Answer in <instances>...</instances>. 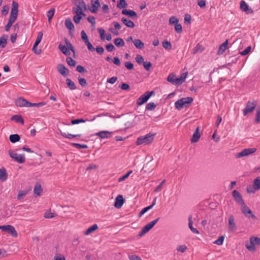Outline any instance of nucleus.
I'll return each instance as SVG.
<instances>
[{
	"mask_svg": "<svg viewBox=\"0 0 260 260\" xmlns=\"http://www.w3.org/2000/svg\"><path fill=\"white\" fill-rule=\"evenodd\" d=\"M66 61L70 66L74 67L76 66V61L70 57H68L66 59Z\"/></svg>",
	"mask_w": 260,
	"mask_h": 260,
	"instance_id": "49530a36",
	"label": "nucleus"
},
{
	"mask_svg": "<svg viewBox=\"0 0 260 260\" xmlns=\"http://www.w3.org/2000/svg\"><path fill=\"white\" fill-rule=\"evenodd\" d=\"M121 20L122 23L127 27L130 28H133L135 27L134 23L131 20L125 18L124 17H122Z\"/></svg>",
	"mask_w": 260,
	"mask_h": 260,
	"instance_id": "5701e85b",
	"label": "nucleus"
},
{
	"mask_svg": "<svg viewBox=\"0 0 260 260\" xmlns=\"http://www.w3.org/2000/svg\"><path fill=\"white\" fill-rule=\"evenodd\" d=\"M114 43L117 47H123L125 44L124 41L121 38L115 39L114 40Z\"/></svg>",
	"mask_w": 260,
	"mask_h": 260,
	"instance_id": "a19ab883",
	"label": "nucleus"
},
{
	"mask_svg": "<svg viewBox=\"0 0 260 260\" xmlns=\"http://www.w3.org/2000/svg\"><path fill=\"white\" fill-rule=\"evenodd\" d=\"M18 5L17 3L13 2L12 7L8 24L5 26V30L8 31L14 22L17 18Z\"/></svg>",
	"mask_w": 260,
	"mask_h": 260,
	"instance_id": "f257e3e1",
	"label": "nucleus"
},
{
	"mask_svg": "<svg viewBox=\"0 0 260 260\" xmlns=\"http://www.w3.org/2000/svg\"><path fill=\"white\" fill-rule=\"evenodd\" d=\"M81 38L83 40V41L85 43H86V42H89L87 35H86V34L84 30H82L81 31Z\"/></svg>",
	"mask_w": 260,
	"mask_h": 260,
	"instance_id": "5fc2aeb1",
	"label": "nucleus"
},
{
	"mask_svg": "<svg viewBox=\"0 0 260 260\" xmlns=\"http://www.w3.org/2000/svg\"><path fill=\"white\" fill-rule=\"evenodd\" d=\"M84 10V9H82L80 8H78L76 7H74L73 9V11L75 14L83 16H85V14H84L83 12Z\"/></svg>",
	"mask_w": 260,
	"mask_h": 260,
	"instance_id": "79ce46f5",
	"label": "nucleus"
},
{
	"mask_svg": "<svg viewBox=\"0 0 260 260\" xmlns=\"http://www.w3.org/2000/svg\"><path fill=\"white\" fill-rule=\"evenodd\" d=\"M155 136V134L150 133L144 136L139 137L137 139V145H149L152 142Z\"/></svg>",
	"mask_w": 260,
	"mask_h": 260,
	"instance_id": "f03ea898",
	"label": "nucleus"
},
{
	"mask_svg": "<svg viewBox=\"0 0 260 260\" xmlns=\"http://www.w3.org/2000/svg\"><path fill=\"white\" fill-rule=\"evenodd\" d=\"M199 131H200V127H198L196 128L195 132L193 133V134L192 135V138L191 140V143H196L199 141V140L201 137V135L199 132Z\"/></svg>",
	"mask_w": 260,
	"mask_h": 260,
	"instance_id": "4be33fe9",
	"label": "nucleus"
},
{
	"mask_svg": "<svg viewBox=\"0 0 260 260\" xmlns=\"http://www.w3.org/2000/svg\"><path fill=\"white\" fill-rule=\"evenodd\" d=\"M260 189V177H257L253 181L252 186L249 185L247 187V191L248 193H254L255 191Z\"/></svg>",
	"mask_w": 260,
	"mask_h": 260,
	"instance_id": "423d86ee",
	"label": "nucleus"
},
{
	"mask_svg": "<svg viewBox=\"0 0 260 260\" xmlns=\"http://www.w3.org/2000/svg\"><path fill=\"white\" fill-rule=\"evenodd\" d=\"M255 122L256 123L260 122V107L256 109V114L255 118Z\"/></svg>",
	"mask_w": 260,
	"mask_h": 260,
	"instance_id": "bf43d9fd",
	"label": "nucleus"
},
{
	"mask_svg": "<svg viewBox=\"0 0 260 260\" xmlns=\"http://www.w3.org/2000/svg\"><path fill=\"white\" fill-rule=\"evenodd\" d=\"M78 81L79 84L83 87L86 86L87 82L85 79L83 78L78 77Z\"/></svg>",
	"mask_w": 260,
	"mask_h": 260,
	"instance_id": "0e129e2a",
	"label": "nucleus"
},
{
	"mask_svg": "<svg viewBox=\"0 0 260 260\" xmlns=\"http://www.w3.org/2000/svg\"><path fill=\"white\" fill-rule=\"evenodd\" d=\"M97 229H98V225L96 224H94L90 227L88 228L84 232V234L85 235H88L91 233L95 231Z\"/></svg>",
	"mask_w": 260,
	"mask_h": 260,
	"instance_id": "393cba45",
	"label": "nucleus"
},
{
	"mask_svg": "<svg viewBox=\"0 0 260 260\" xmlns=\"http://www.w3.org/2000/svg\"><path fill=\"white\" fill-rule=\"evenodd\" d=\"M66 26L70 30H74V25L70 19H67L65 21Z\"/></svg>",
	"mask_w": 260,
	"mask_h": 260,
	"instance_id": "473e14b6",
	"label": "nucleus"
},
{
	"mask_svg": "<svg viewBox=\"0 0 260 260\" xmlns=\"http://www.w3.org/2000/svg\"><path fill=\"white\" fill-rule=\"evenodd\" d=\"M136 61L139 64L143 63L144 62V58L143 56H142L140 55H137L136 57Z\"/></svg>",
	"mask_w": 260,
	"mask_h": 260,
	"instance_id": "338daca9",
	"label": "nucleus"
},
{
	"mask_svg": "<svg viewBox=\"0 0 260 260\" xmlns=\"http://www.w3.org/2000/svg\"><path fill=\"white\" fill-rule=\"evenodd\" d=\"M95 135L102 139H106L111 137V133L108 131H103L96 133Z\"/></svg>",
	"mask_w": 260,
	"mask_h": 260,
	"instance_id": "6ab92c4d",
	"label": "nucleus"
},
{
	"mask_svg": "<svg viewBox=\"0 0 260 260\" xmlns=\"http://www.w3.org/2000/svg\"><path fill=\"white\" fill-rule=\"evenodd\" d=\"M187 74L188 72H185L182 74L179 78L176 77L175 79V82L174 85H179L184 82L187 78Z\"/></svg>",
	"mask_w": 260,
	"mask_h": 260,
	"instance_id": "dca6fc26",
	"label": "nucleus"
},
{
	"mask_svg": "<svg viewBox=\"0 0 260 260\" xmlns=\"http://www.w3.org/2000/svg\"><path fill=\"white\" fill-rule=\"evenodd\" d=\"M124 203V199L122 195H118L114 203V206L117 208H120Z\"/></svg>",
	"mask_w": 260,
	"mask_h": 260,
	"instance_id": "f3484780",
	"label": "nucleus"
},
{
	"mask_svg": "<svg viewBox=\"0 0 260 260\" xmlns=\"http://www.w3.org/2000/svg\"><path fill=\"white\" fill-rule=\"evenodd\" d=\"M169 23L170 24H176L178 23V20L175 16H172L169 19Z\"/></svg>",
	"mask_w": 260,
	"mask_h": 260,
	"instance_id": "052dcab7",
	"label": "nucleus"
},
{
	"mask_svg": "<svg viewBox=\"0 0 260 260\" xmlns=\"http://www.w3.org/2000/svg\"><path fill=\"white\" fill-rule=\"evenodd\" d=\"M193 101L191 97L182 98L175 103V107L178 110H181L183 107H186Z\"/></svg>",
	"mask_w": 260,
	"mask_h": 260,
	"instance_id": "7ed1b4c3",
	"label": "nucleus"
},
{
	"mask_svg": "<svg viewBox=\"0 0 260 260\" xmlns=\"http://www.w3.org/2000/svg\"><path fill=\"white\" fill-rule=\"evenodd\" d=\"M122 13L123 15H127V16H129L130 17H132L133 18H136L137 17V13L133 10L123 9L122 11Z\"/></svg>",
	"mask_w": 260,
	"mask_h": 260,
	"instance_id": "412c9836",
	"label": "nucleus"
},
{
	"mask_svg": "<svg viewBox=\"0 0 260 260\" xmlns=\"http://www.w3.org/2000/svg\"><path fill=\"white\" fill-rule=\"evenodd\" d=\"M133 171H128L126 174L124 175L123 176L119 177L118 179V182H122L125 180L126 178L128 177V176L132 173Z\"/></svg>",
	"mask_w": 260,
	"mask_h": 260,
	"instance_id": "09e8293b",
	"label": "nucleus"
},
{
	"mask_svg": "<svg viewBox=\"0 0 260 260\" xmlns=\"http://www.w3.org/2000/svg\"><path fill=\"white\" fill-rule=\"evenodd\" d=\"M256 151L255 148H246L242 150L240 152L236 154V158H240L249 155Z\"/></svg>",
	"mask_w": 260,
	"mask_h": 260,
	"instance_id": "9d476101",
	"label": "nucleus"
},
{
	"mask_svg": "<svg viewBox=\"0 0 260 260\" xmlns=\"http://www.w3.org/2000/svg\"><path fill=\"white\" fill-rule=\"evenodd\" d=\"M11 119L14 120L18 123H20L22 124H24V120L21 116L18 115H15L13 116Z\"/></svg>",
	"mask_w": 260,
	"mask_h": 260,
	"instance_id": "7c9ffc66",
	"label": "nucleus"
},
{
	"mask_svg": "<svg viewBox=\"0 0 260 260\" xmlns=\"http://www.w3.org/2000/svg\"><path fill=\"white\" fill-rule=\"evenodd\" d=\"M43 34L42 31H40L37 36L36 40L35 41V43L34 44V47L35 48L37 47V46L39 45V44L41 42L42 38H43Z\"/></svg>",
	"mask_w": 260,
	"mask_h": 260,
	"instance_id": "ea45409f",
	"label": "nucleus"
},
{
	"mask_svg": "<svg viewBox=\"0 0 260 260\" xmlns=\"http://www.w3.org/2000/svg\"><path fill=\"white\" fill-rule=\"evenodd\" d=\"M58 48L60 50V51L61 52H62L64 54H65L66 55H70V51L68 49V48L66 46L62 45V44H59L58 45Z\"/></svg>",
	"mask_w": 260,
	"mask_h": 260,
	"instance_id": "cd10ccee",
	"label": "nucleus"
},
{
	"mask_svg": "<svg viewBox=\"0 0 260 260\" xmlns=\"http://www.w3.org/2000/svg\"><path fill=\"white\" fill-rule=\"evenodd\" d=\"M232 193L234 199L237 203H239L241 206L244 204V202L242 199L241 195L238 191L234 190Z\"/></svg>",
	"mask_w": 260,
	"mask_h": 260,
	"instance_id": "2eb2a0df",
	"label": "nucleus"
},
{
	"mask_svg": "<svg viewBox=\"0 0 260 260\" xmlns=\"http://www.w3.org/2000/svg\"><path fill=\"white\" fill-rule=\"evenodd\" d=\"M153 93V91H151V92L147 91V92H145V93L144 94L141 95L137 100V105L140 106V105H142L144 104V103H145L148 101V100L150 98V96H151V95Z\"/></svg>",
	"mask_w": 260,
	"mask_h": 260,
	"instance_id": "9b49d317",
	"label": "nucleus"
},
{
	"mask_svg": "<svg viewBox=\"0 0 260 260\" xmlns=\"http://www.w3.org/2000/svg\"><path fill=\"white\" fill-rule=\"evenodd\" d=\"M10 156L15 161L19 163H24L25 161V155L24 154H19L14 151H9Z\"/></svg>",
	"mask_w": 260,
	"mask_h": 260,
	"instance_id": "1a4fd4ad",
	"label": "nucleus"
},
{
	"mask_svg": "<svg viewBox=\"0 0 260 260\" xmlns=\"http://www.w3.org/2000/svg\"><path fill=\"white\" fill-rule=\"evenodd\" d=\"M0 230L10 234L13 237H17V232L14 226L11 225H0Z\"/></svg>",
	"mask_w": 260,
	"mask_h": 260,
	"instance_id": "6e6552de",
	"label": "nucleus"
},
{
	"mask_svg": "<svg viewBox=\"0 0 260 260\" xmlns=\"http://www.w3.org/2000/svg\"><path fill=\"white\" fill-rule=\"evenodd\" d=\"M188 221H189V223H188V226H189V229L191 230V231L193 233H195V234H199V231L194 228L192 226L193 225V222H192V217L191 216H190L188 218Z\"/></svg>",
	"mask_w": 260,
	"mask_h": 260,
	"instance_id": "c756f323",
	"label": "nucleus"
},
{
	"mask_svg": "<svg viewBox=\"0 0 260 260\" xmlns=\"http://www.w3.org/2000/svg\"><path fill=\"white\" fill-rule=\"evenodd\" d=\"M128 258L130 260H142L140 256L137 255H129Z\"/></svg>",
	"mask_w": 260,
	"mask_h": 260,
	"instance_id": "774afa93",
	"label": "nucleus"
},
{
	"mask_svg": "<svg viewBox=\"0 0 260 260\" xmlns=\"http://www.w3.org/2000/svg\"><path fill=\"white\" fill-rule=\"evenodd\" d=\"M16 106L19 107H30V102L22 98H18L15 101Z\"/></svg>",
	"mask_w": 260,
	"mask_h": 260,
	"instance_id": "ddd939ff",
	"label": "nucleus"
},
{
	"mask_svg": "<svg viewBox=\"0 0 260 260\" xmlns=\"http://www.w3.org/2000/svg\"><path fill=\"white\" fill-rule=\"evenodd\" d=\"M203 50V48L202 47V45H201L199 44H198L197 45V46L193 49V53L194 54H195L199 51L202 52Z\"/></svg>",
	"mask_w": 260,
	"mask_h": 260,
	"instance_id": "3c124183",
	"label": "nucleus"
},
{
	"mask_svg": "<svg viewBox=\"0 0 260 260\" xmlns=\"http://www.w3.org/2000/svg\"><path fill=\"white\" fill-rule=\"evenodd\" d=\"M28 191V190H19L17 198V199L18 200H21V199H22L26 194H27Z\"/></svg>",
	"mask_w": 260,
	"mask_h": 260,
	"instance_id": "58836bf2",
	"label": "nucleus"
},
{
	"mask_svg": "<svg viewBox=\"0 0 260 260\" xmlns=\"http://www.w3.org/2000/svg\"><path fill=\"white\" fill-rule=\"evenodd\" d=\"M34 192L35 194H36L38 196H39L41 195V192H42V188L41 187V185L39 183H36L34 189Z\"/></svg>",
	"mask_w": 260,
	"mask_h": 260,
	"instance_id": "c85d7f7f",
	"label": "nucleus"
},
{
	"mask_svg": "<svg viewBox=\"0 0 260 260\" xmlns=\"http://www.w3.org/2000/svg\"><path fill=\"white\" fill-rule=\"evenodd\" d=\"M98 30L100 35V38L101 40H104L105 39L106 36H105V31L102 28H99Z\"/></svg>",
	"mask_w": 260,
	"mask_h": 260,
	"instance_id": "6e6d98bb",
	"label": "nucleus"
},
{
	"mask_svg": "<svg viewBox=\"0 0 260 260\" xmlns=\"http://www.w3.org/2000/svg\"><path fill=\"white\" fill-rule=\"evenodd\" d=\"M127 6V4L125 0H120L119 2L117 5V7L120 9L125 8Z\"/></svg>",
	"mask_w": 260,
	"mask_h": 260,
	"instance_id": "8fccbe9b",
	"label": "nucleus"
},
{
	"mask_svg": "<svg viewBox=\"0 0 260 260\" xmlns=\"http://www.w3.org/2000/svg\"><path fill=\"white\" fill-rule=\"evenodd\" d=\"M228 40H226L219 47L218 50V54H222L228 48Z\"/></svg>",
	"mask_w": 260,
	"mask_h": 260,
	"instance_id": "b1692460",
	"label": "nucleus"
},
{
	"mask_svg": "<svg viewBox=\"0 0 260 260\" xmlns=\"http://www.w3.org/2000/svg\"><path fill=\"white\" fill-rule=\"evenodd\" d=\"M229 228L230 231L234 232L236 229L235 218L233 215H230L228 219Z\"/></svg>",
	"mask_w": 260,
	"mask_h": 260,
	"instance_id": "4468645a",
	"label": "nucleus"
},
{
	"mask_svg": "<svg viewBox=\"0 0 260 260\" xmlns=\"http://www.w3.org/2000/svg\"><path fill=\"white\" fill-rule=\"evenodd\" d=\"M7 36H3L0 37V47L4 48L7 43Z\"/></svg>",
	"mask_w": 260,
	"mask_h": 260,
	"instance_id": "37998d69",
	"label": "nucleus"
},
{
	"mask_svg": "<svg viewBox=\"0 0 260 260\" xmlns=\"http://www.w3.org/2000/svg\"><path fill=\"white\" fill-rule=\"evenodd\" d=\"M245 246L249 251L253 252L256 250L255 246H254V245L250 242V243H246L245 244Z\"/></svg>",
	"mask_w": 260,
	"mask_h": 260,
	"instance_id": "c03bdc74",
	"label": "nucleus"
},
{
	"mask_svg": "<svg viewBox=\"0 0 260 260\" xmlns=\"http://www.w3.org/2000/svg\"><path fill=\"white\" fill-rule=\"evenodd\" d=\"M250 242L254 245V246L260 245V238L256 237H251L250 238Z\"/></svg>",
	"mask_w": 260,
	"mask_h": 260,
	"instance_id": "f704fd0d",
	"label": "nucleus"
},
{
	"mask_svg": "<svg viewBox=\"0 0 260 260\" xmlns=\"http://www.w3.org/2000/svg\"><path fill=\"white\" fill-rule=\"evenodd\" d=\"M257 103L255 101H248L243 112L244 116H246L249 113L252 112L256 106Z\"/></svg>",
	"mask_w": 260,
	"mask_h": 260,
	"instance_id": "20e7f679",
	"label": "nucleus"
},
{
	"mask_svg": "<svg viewBox=\"0 0 260 260\" xmlns=\"http://www.w3.org/2000/svg\"><path fill=\"white\" fill-rule=\"evenodd\" d=\"M9 139L12 143H15L20 140V137L18 134H13L10 136Z\"/></svg>",
	"mask_w": 260,
	"mask_h": 260,
	"instance_id": "e433bc0d",
	"label": "nucleus"
},
{
	"mask_svg": "<svg viewBox=\"0 0 260 260\" xmlns=\"http://www.w3.org/2000/svg\"><path fill=\"white\" fill-rule=\"evenodd\" d=\"M133 43L135 46L139 49H142L144 47V43L140 39H135Z\"/></svg>",
	"mask_w": 260,
	"mask_h": 260,
	"instance_id": "bb28decb",
	"label": "nucleus"
},
{
	"mask_svg": "<svg viewBox=\"0 0 260 260\" xmlns=\"http://www.w3.org/2000/svg\"><path fill=\"white\" fill-rule=\"evenodd\" d=\"M75 6L76 7L78 8H80L84 10L86 9V4L83 1L80 0L77 1L75 4Z\"/></svg>",
	"mask_w": 260,
	"mask_h": 260,
	"instance_id": "4c0bfd02",
	"label": "nucleus"
},
{
	"mask_svg": "<svg viewBox=\"0 0 260 260\" xmlns=\"http://www.w3.org/2000/svg\"><path fill=\"white\" fill-rule=\"evenodd\" d=\"M240 9L244 12H246L247 13H252V10L251 9H249V7L248 5L245 2L242 1L240 2Z\"/></svg>",
	"mask_w": 260,
	"mask_h": 260,
	"instance_id": "aec40b11",
	"label": "nucleus"
},
{
	"mask_svg": "<svg viewBox=\"0 0 260 260\" xmlns=\"http://www.w3.org/2000/svg\"><path fill=\"white\" fill-rule=\"evenodd\" d=\"M176 77L173 74H170L167 78V81L169 82L172 83L173 84H175V79Z\"/></svg>",
	"mask_w": 260,
	"mask_h": 260,
	"instance_id": "de8ad7c7",
	"label": "nucleus"
},
{
	"mask_svg": "<svg viewBox=\"0 0 260 260\" xmlns=\"http://www.w3.org/2000/svg\"><path fill=\"white\" fill-rule=\"evenodd\" d=\"M175 30L178 33L180 34L181 32H182V27L181 25L180 24H179L178 23L175 24Z\"/></svg>",
	"mask_w": 260,
	"mask_h": 260,
	"instance_id": "69168bd1",
	"label": "nucleus"
},
{
	"mask_svg": "<svg viewBox=\"0 0 260 260\" xmlns=\"http://www.w3.org/2000/svg\"><path fill=\"white\" fill-rule=\"evenodd\" d=\"M82 16L83 15L75 14L73 18L74 22L77 24L79 23L82 19Z\"/></svg>",
	"mask_w": 260,
	"mask_h": 260,
	"instance_id": "e2e57ef3",
	"label": "nucleus"
},
{
	"mask_svg": "<svg viewBox=\"0 0 260 260\" xmlns=\"http://www.w3.org/2000/svg\"><path fill=\"white\" fill-rule=\"evenodd\" d=\"M162 44V46L166 49L171 50L172 49V46L171 43L167 40L163 41Z\"/></svg>",
	"mask_w": 260,
	"mask_h": 260,
	"instance_id": "a18cd8bd",
	"label": "nucleus"
},
{
	"mask_svg": "<svg viewBox=\"0 0 260 260\" xmlns=\"http://www.w3.org/2000/svg\"><path fill=\"white\" fill-rule=\"evenodd\" d=\"M187 249V246L185 245H179L177 247V250L181 252H185Z\"/></svg>",
	"mask_w": 260,
	"mask_h": 260,
	"instance_id": "4d7b16f0",
	"label": "nucleus"
},
{
	"mask_svg": "<svg viewBox=\"0 0 260 260\" xmlns=\"http://www.w3.org/2000/svg\"><path fill=\"white\" fill-rule=\"evenodd\" d=\"M55 10L54 9H50L47 12V17L48 18V21L50 22L54 14Z\"/></svg>",
	"mask_w": 260,
	"mask_h": 260,
	"instance_id": "603ef678",
	"label": "nucleus"
},
{
	"mask_svg": "<svg viewBox=\"0 0 260 260\" xmlns=\"http://www.w3.org/2000/svg\"><path fill=\"white\" fill-rule=\"evenodd\" d=\"M224 239V238L223 236H220L216 240H215L213 243L218 245H221L223 244Z\"/></svg>",
	"mask_w": 260,
	"mask_h": 260,
	"instance_id": "864d4df0",
	"label": "nucleus"
},
{
	"mask_svg": "<svg viewBox=\"0 0 260 260\" xmlns=\"http://www.w3.org/2000/svg\"><path fill=\"white\" fill-rule=\"evenodd\" d=\"M159 219L158 218L145 225L140 232L139 236L142 237L148 232L157 223Z\"/></svg>",
	"mask_w": 260,
	"mask_h": 260,
	"instance_id": "39448f33",
	"label": "nucleus"
},
{
	"mask_svg": "<svg viewBox=\"0 0 260 260\" xmlns=\"http://www.w3.org/2000/svg\"><path fill=\"white\" fill-rule=\"evenodd\" d=\"M241 208L242 213L245 217L248 218H251L253 219H256V216L253 214L250 209L245 203L241 206Z\"/></svg>",
	"mask_w": 260,
	"mask_h": 260,
	"instance_id": "0eeeda50",
	"label": "nucleus"
},
{
	"mask_svg": "<svg viewBox=\"0 0 260 260\" xmlns=\"http://www.w3.org/2000/svg\"><path fill=\"white\" fill-rule=\"evenodd\" d=\"M91 6L89 10L93 13H97L99 8L100 7V3L99 0H91Z\"/></svg>",
	"mask_w": 260,
	"mask_h": 260,
	"instance_id": "f8f14e48",
	"label": "nucleus"
},
{
	"mask_svg": "<svg viewBox=\"0 0 260 260\" xmlns=\"http://www.w3.org/2000/svg\"><path fill=\"white\" fill-rule=\"evenodd\" d=\"M61 135L63 137L69 139H72L73 138H74L75 137H79L81 136V135L77 134V135H72L69 133H62L61 132Z\"/></svg>",
	"mask_w": 260,
	"mask_h": 260,
	"instance_id": "72a5a7b5",
	"label": "nucleus"
},
{
	"mask_svg": "<svg viewBox=\"0 0 260 260\" xmlns=\"http://www.w3.org/2000/svg\"><path fill=\"white\" fill-rule=\"evenodd\" d=\"M56 216V213L52 212L50 210H47L44 214V217L45 218H52Z\"/></svg>",
	"mask_w": 260,
	"mask_h": 260,
	"instance_id": "c9c22d12",
	"label": "nucleus"
},
{
	"mask_svg": "<svg viewBox=\"0 0 260 260\" xmlns=\"http://www.w3.org/2000/svg\"><path fill=\"white\" fill-rule=\"evenodd\" d=\"M65 42H66V44L67 45V47L68 48V49L69 50H71L73 52H74V47L73 46V45H72V44L68 40V39H65Z\"/></svg>",
	"mask_w": 260,
	"mask_h": 260,
	"instance_id": "680f3d73",
	"label": "nucleus"
},
{
	"mask_svg": "<svg viewBox=\"0 0 260 260\" xmlns=\"http://www.w3.org/2000/svg\"><path fill=\"white\" fill-rule=\"evenodd\" d=\"M57 70L59 73L64 76H66L69 74L68 69L62 64L58 65Z\"/></svg>",
	"mask_w": 260,
	"mask_h": 260,
	"instance_id": "a211bd4d",
	"label": "nucleus"
},
{
	"mask_svg": "<svg viewBox=\"0 0 260 260\" xmlns=\"http://www.w3.org/2000/svg\"><path fill=\"white\" fill-rule=\"evenodd\" d=\"M251 47L250 46L247 47L245 50L240 52V54L244 56L248 54L250 51H251Z\"/></svg>",
	"mask_w": 260,
	"mask_h": 260,
	"instance_id": "13d9d810",
	"label": "nucleus"
},
{
	"mask_svg": "<svg viewBox=\"0 0 260 260\" xmlns=\"http://www.w3.org/2000/svg\"><path fill=\"white\" fill-rule=\"evenodd\" d=\"M66 83L68 87L71 90H75L76 89V86L74 82H73L70 79L67 78L66 79Z\"/></svg>",
	"mask_w": 260,
	"mask_h": 260,
	"instance_id": "2f4dec72",
	"label": "nucleus"
},
{
	"mask_svg": "<svg viewBox=\"0 0 260 260\" xmlns=\"http://www.w3.org/2000/svg\"><path fill=\"white\" fill-rule=\"evenodd\" d=\"M8 175L6 170L3 168L0 169V180L1 181H5L7 179Z\"/></svg>",
	"mask_w": 260,
	"mask_h": 260,
	"instance_id": "a878e982",
	"label": "nucleus"
}]
</instances>
